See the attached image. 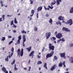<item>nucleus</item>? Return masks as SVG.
I'll use <instances>...</instances> for the list:
<instances>
[{
	"label": "nucleus",
	"instance_id": "nucleus-23",
	"mask_svg": "<svg viewBox=\"0 0 73 73\" xmlns=\"http://www.w3.org/2000/svg\"><path fill=\"white\" fill-rule=\"evenodd\" d=\"M56 24L57 25H58L59 24L60 25H61V22H60V21H58V22H56Z\"/></svg>",
	"mask_w": 73,
	"mask_h": 73
},
{
	"label": "nucleus",
	"instance_id": "nucleus-57",
	"mask_svg": "<svg viewBox=\"0 0 73 73\" xmlns=\"http://www.w3.org/2000/svg\"><path fill=\"white\" fill-rule=\"evenodd\" d=\"M13 54V52H12V53H11V56H12V55Z\"/></svg>",
	"mask_w": 73,
	"mask_h": 73
},
{
	"label": "nucleus",
	"instance_id": "nucleus-35",
	"mask_svg": "<svg viewBox=\"0 0 73 73\" xmlns=\"http://www.w3.org/2000/svg\"><path fill=\"white\" fill-rule=\"evenodd\" d=\"M5 61H8V56H7V58L5 59Z\"/></svg>",
	"mask_w": 73,
	"mask_h": 73
},
{
	"label": "nucleus",
	"instance_id": "nucleus-19",
	"mask_svg": "<svg viewBox=\"0 0 73 73\" xmlns=\"http://www.w3.org/2000/svg\"><path fill=\"white\" fill-rule=\"evenodd\" d=\"M70 12L71 13H73V7H71Z\"/></svg>",
	"mask_w": 73,
	"mask_h": 73
},
{
	"label": "nucleus",
	"instance_id": "nucleus-47",
	"mask_svg": "<svg viewBox=\"0 0 73 73\" xmlns=\"http://www.w3.org/2000/svg\"><path fill=\"white\" fill-rule=\"evenodd\" d=\"M8 37L9 38H12V36H10V35H9L8 36Z\"/></svg>",
	"mask_w": 73,
	"mask_h": 73
},
{
	"label": "nucleus",
	"instance_id": "nucleus-10",
	"mask_svg": "<svg viewBox=\"0 0 73 73\" xmlns=\"http://www.w3.org/2000/svg\"><path fill=\"white\" fill-rule=\"evenodd\" d=\"M17 52L18 54V56H19V57L20 56V49L19 48L17 50Z\"/></svg>",
	"mask_w": 73,
	"mask_h": 73
},
{
	"label": "nucleus",
	"instance_id": "nucleus-1",
	"mask_svg": "<svg viewBox=\"0 0 73 73\" xmlns=\"http://www.w3.org/2000/svg\"><path fill=\"white\" fill-rule=\"evenodd\" d=\"M49 48L50 50H52L50 54H46V60L48 59V58H49V57H51L54 54V46L52 45V44L51 43L49 44Z\"/></svg>",
	"mask_w": 73,
	"mask_h": 73
},
{
	"label": "nucleus",
	"instance_id": "nucleus-33",
	"mask_svg": "<svg viewBox=\"0 0 73 73\" xmlns=\"http://www.w3.org/2000/svg\"><path fill=\"white\" fill-rule=\"evenodd\" d=\"M54 59H55V60H56L58 59V58L56 56H55L54 57Z\"/></svg>",
	"mask_w": 73,
	"mask_h": 73
},
{
	"label": "nucleus",
	"instance_id": "nucleus-25",
	"mask_svg": "<svg viewBox=\"0 0 73 73\" xmlns=\"http://www.w3.org/2000/svg\"><path fill=\"white\" fill-rule=\"evenodd\" d=\"M31 14H33V15H34V14L35 13V10H32L31 11Z\"/></svg>",
	"mask_w": 73,
	"mask_h": 73
},
{
	"label": "nucleus",
	"instance_id": "nucleus-16",
	"mask_svg": "<svg viewBox=\"0 0 73 73\" xmlns=\"http://www.w3.org/2000/svg\"><path fill=\"white\" fill-rule=\"evenodd\" d=\"M44 68H45V69H47V70H48V68H47V67L46 66V63H44Z\"/></svg>",
	"mask_w": 73,
	"mask_h": 73
},
{
	"label": "nucleus",
	"instance_id": "nucleus-8",
	"mask_svg": "<svg viewBox=\"0 0 73 73\" xmlns=\"http://www.w3.org/2000/svg\"><path fill=\"white\" fill-rule=\"evenodd\" d=\"M62 31H64L66 32H70V30H68V29L65 27H63L62 29Z\"/></svg>",
	"mask_w": 73,
	"mask_h": 73
},
{
	"label": "nucleus",
	"instance_id": "nucleus-17",
	"mask_svg": "<svg viewBox=\"0 0 73 73\" xmlns=\"http://www.w3.org/2000/svg\"><path fill=\"white\" fill-rule=\"evenodd\" d=\"M58 65L59 67L62 68V63L61 62H60V63Z\"/></svg>",
	"mask_w": 73,
	"mask_h": 73
},
{
	"label": "nucleus",
	"instance_id": "nucleus-26",
	"mask_svg": "<svg viewBox=\"0 0 73 73\" xmlns=\"http://www.w3.org/2000/svg\"><path fill=\"white\" fill-rule=\"evenodd\" d=\"M5 40V37H2L1 40V41H4V40Z\"/></svg>",
	"mask_w": 73,
	"mask_h": 73
},
{
	"label": "nucleus",
	"instance_id": "nucleus-21",
	"mask_svg": "<svg viewBox=\"0 0 73 73\" xmlns=\"http://www.w3.org/2000/svg\"><path fill=\"white\" fill-rule=\"evenodd\" d=\"M52 22H53V20L52 18H50L49 20V23H50L51 25H52Z\"/></svg>",
	"mask_w": 73,
	"mask_h": 73
},
{
	"label": "nucleus",
	"instance_id": "nucleus-55",
	"mask_svg": "<svg viewBox=\"0 0 73 73\" xmlns=\"http://www.w3.org/2000/svg\"><path fill=\"white\" fill-rule=\"evenodd\" d=\"M65 61L63 62V64L65 65Z\"/></svg>",
	"mask_w": 73,
	"mask_h": 73
},
{
	"label": "nucleus",
	"instance_id": "nucleus-60",
	"mask_svg": "<svg viewBox=\"0 0 73 73\" xmlns=\"http://www.w3.org/2000/svg\"><path fill=\"white\" fill-rule=\"evenodd\" d=\"M24 70H27V69L26 68H24Z\"/></svg>",
	"mask_w": 73,
	"mask_h": 73
},
{
	"label": "nucleus",
	"instance_id": "nucleus-9",
	"mask_svg": "<svg viewBox=\"0 0 73 73\" xmlns=\"http://www.w3.org/2000/svg\"><path fill=\"white\" fill-rule=\"evenodd\" d=\"M57 67V66H56V64H55L52 67L50 68V70H54V69H56V68Z\"/></svg>",
	"mask_w": 73,
	"mask_h": 73
},
{
	"label": "nucleus",
	"instance_id": "nucleus-46",
	"mask_svg": "<svg viewBox=\"0 0 73 73\" xmlns=\"http://www.w3.org/2000/svg\"><path fill=\"white\" fill-rule=\"evenodd\" d=\"M3 21V20H2V18H0V22H1Z\"/></svg>",
	"mask_w": 73,
	"mask_h": 73
},
{
	"label": "nucleus",
	"instance_id": "nucleus-62",
	"mask_svg": "<svg viewBox=\"0 0 73 73\" xmlns=\"http://www.w3.org/2000/svg\"><path fill=\"white\" fill-rule=\"evenodd\" d=\"M3 6H4V4H2L1 5V7H3Z\"/></svg>",
	"mask_w": 73,
	"mask_h": 73
},
{
	"label": "nucleus",
	"instance_id": "nucleus-22",
	"mask_svg": "<svg viewBox=\"0 0 73 73\" xmlns=\"http://www.w3.org/2000/svg\"><path fill=\"white\" fill-rule=\"evenodd\" d=\"M2 70H3V71L4 72H6V70H7L5 68V67H3L2 68Z\"/></svg>",
	"mask_w": 73,
	"mask_h": 73
},
{
	"label": "nucleus",
	"instance_id": "nucleus-27",
	"mask_svg": "<svg viewBox=\"0 0 73 73\" xmlns=\"http://www.w3.org/2000/svg\"><path fill=\"white\" fill-rule=\"evenodd\" d=\"M42 62H41V61H38V62L37 64H38V65H39V64H42Z\"/></svg>",
	"mask_w": 73,
	"mask_h": 73
},
{
	"label": "nucleus",
	"instance_id": "nucleus-13",
	"mask_svg": "<svg viewBox=\"0 0 73 73\" xmlns=\"http://www.w3.org/2000/svg\"><path fill=\"white\" fill-rule=\"evenodd\" d=\"M42 9V7L41 6L38 7L37 9L38 11L39 12V11H41Z\"/></svg>",
	"mask_w": 73,
	"mask_h": 73
},
{
	"label": "nucleus",
	"instance_id": "nucleus-44",
	"mask_svg": "<svg viewBox=\"0 0 73 73\" xmlns=\"http://www.w3.org/2000/svg\"><path fill=\"white\" fill-rule=\"evenodd\" d=\"M44 50H45V48L43 47L42 49V52H43Z\"/></svg>",
	"mask_w": 73,
	"mask_h": 73
},
{
	"label": "nucleus",
	"instance_id": "nucleus-43",
	"mask_svg": "<svg viewBox=\"0 0 73 73\" xmlns=\"http://www.w3.org/2000/svg\"><path fill=\"white\" fill-rule=\"evenodd\" d=\"M29 69L28 70V71H30L31 70H30L31 69V67L30 66H29Z\"/></svg>",
	"mask_w": 73,
	"mask_h": 73
},
{
	"label": "nucleus",
	"instance_id": "nucleus-63",
	"mask_svg": "<svg viewBox=\"0 0 73 73\" xmlns=\"http://www.w3.org/2000/svg\"><path fill=\"white\" fill-rule=\"evenodd\" d=\"M33 14H32V15H30V17H32L33 16Z\"/></svg>",
	"mask_w": 73,
	"mask_h": 73
},
{
	"label": "nucleus",
	"instance_id": "nucleus-18",
	"mask_svg": "<svg viewBox=\"0 0 73 73\" xmlns=\"http://www.w3.org/2000/svg\"><path fill=\"white\" fill-rule=\"evenodd\" d=\"M54 2H52L51 3V7H53L52 5H54V4H55V3H56V1H54Z\"/></svg>",
	"mask_w": 73,
	"mask_h": 73
},
{
	"label": "nucleus",
	"instance_id": "nucleus-30",
	"mask_svg": "<svg viewBox=\"0 0 73 73\" xmlns=\"http://www.w3.org/2000/svg\"><path fill=\"white\" fill-rule=\"evenodd\" d=\"M21 33H25V34H27V32L23 30L22 31Z\"/></svg>",
	"mask_w": 73,
	"mask_h": 73
},
{
	"label": "nucleus",
	"instance_id": "nucleus-49",
	"mask_svg": "<svg viewBox=\"0 0 73 73\" xmlns=\"http://www.w3.org/2000/svg\"><path fill=\"white\" fill-rule=\"evenodd\" d=\"M36 17L37 18H38V13L37 14Z\"/></svg>",
	"mask_w": 73,
	"mask_h": 73
},
{
	"label": "nucleus",
	"instance_id": "nucleus-15",
	"mask_svg": "<svg viewBox=\"0 0 73 73\" xmlns=\"http://www.w3.org/2000/svg\"><path fill=\"white\" fill-rule=\"evenodd\" d=\"M31 48H32V47L30 46L29 48H26V49H27V50H28V52H31Z\"/></svg>",
	"mask_w": 73,
	"mask_h": 73
},
{
	"label": "nucleus",
	"instance_id": "nucleus-48",
	"mask_svg": "<svg viewBox=\"0 0 73 73\" xmlns=\"http://www.w3.org/2000/svg\"><path fill=\"white\" fill-rule=\"evenodd\" d=\"M18 69L17 68H16V67H15V70H17Z\"/></svg>",
	"mask_w": 73,
	"mask_h": 73
},
{
	"label": "nucleus",
	"instance_id": "nucleus-7",
	"mask_svg": "<svg viewBox=\"0 0 73 73\" xmlns=\"http://www.w3.org/2000/svg\"><path fill=\"white\" fill-rule=\"evenodd\" d=\"M67 23L68 24H69L70 26L72 25L73 24V21H72V20L71 19H70L69 21H67Z\"/></svg>",
	"mask_w": 73,
	"mask_h": 73
},
{
	"label": "nucleus",
	"instance_id": "nucleus-4",
	"mask_svg": "<svg viewBox=\"0 0 73 73\" xmlns=\"http://www.w3.org/2000/svg\"><path fill=\"white\" fill-rule=\"evenodd\" d=\"M45 35L46 39H48L50 36H51V33L47 32L46 33Z\"/></svg>",
	"mask_w": 73,
	"mask_h": 73
},
{
	"label": "nucleus",
	"instance_id": "nucleus-2",
	"mask_svg": "<svg viewBox=\"0 0 73 73\" xmlns=\"http://www.w3.org/2000/svg\"><path fill=\"white\" fill-rule=\"evenodd\" d=\"M55 35H56V37L57 38H61V37H62L63 36L61 33H58L57 35V32L56 31L55 32Z\"/></svg>",
	"mask_w": 73,
	"mask_h": 73
},
{
	"label": "nucleus",
	"instance_id": "nucleus-41",
	"mask_svg": "<svg viewBox=\"0 0 73 73\" xmlns=\"http://www.w3.org/2000/svg\"><path fill=\"white\" fill-rule=\"evenodd\" d=\"M70 46L72 47L73 46V44H70Z\"/></svg>",
	"mask_w": 73,
	"mask_h": 73
},
{
	"label": "nucleus",
	"instance_id": "nucleus-28",
	"mask_svg": "<svg viewBox=\"0 0 73 73\" xmlns=\"http://www.w3.org/2000/svg\"><path fill=\"white\" fill-rule=\"evenodd\" d=\"M17 44H19L20 43V40L18 39L17 42Z\"/></svg>",
	"mask_w": 73,
	"mask_h": 73
},
{
	"label": "nucleus",
	"instance_id": "nucleus-24",
	"mask_svg": "<svg viewBox=\"0 0 73 73\" xmlns=\"http://www.w3.org/2000/svg\"><path fill=\"white\" fill-rule=\"evenodd\" d=\"M14 23L15 24H17L18 23L17 21L16 18H15L14 19Z\"/></svg>",
	"mask_w": 73,
	"mask_h": 73
},
{
	"label": "nucleus",
	"instance_id": "nucleus-40",
	"mask_svg": "<svg viewBox=\"0 0 73 73\" xmlns=\"http://www.w3.org/2000/svg\"><path fill=\"white\" fill-rule=\"evenodd\" d=\"M12 42H13V41L11 40V41L9 43V45H11V44H12Z\"/></svg>",
	"mask_w": 73,
	"mask_h": 73
},
{
	"label": "nucleus",
	"instance_id": "nucleus-34",
	"mask_svg": "<svg viewBox=\"0 0 73 73\" xmlns=\"http://www.w3.org/2000/svg\"><path fill=\"white\" fill-rule=\"evenodd\" d=\"M34 31L35 32H36V31H37V28L36 27H35L34 28Z\"/></svg>",
	"mask_w": 73,
	"mask_h": 73
},
{
	"label": "nucleus",
	"instance_id": "nucleus-20",
	"mask_svg": "<svg viewBox=\"0 0 73 73\" xmlns=\"http://www.w3.org/2000/svg\"><path fill=\"white\" fill-rule=\"evenodd\" d=\"M34 51H32V52H31L29 54V56L30 57H31V56H32V55H33V54H34Z\"/></svg>",
	"mask_w": 73,
	"mask_h": 73
},
{
	"label": "nucleus",
	"instance_id": "nucleus-12",
	"mask_svg": "<svg viewBox=\"0 0 73 73\" xmlns=\"http://www.w3.org/2000/svg\"><path fill=\"white\" fill-rule=\"evenodd\" d=\"M23 49L22 48L21 50V53H20V55L21 57H22V56H23Z\"/></svg>",
	"mask_w": 73,
	"mask_h": 73
},
{
	"label": "nucleus",
	"instance_id": "nucleus-31",
	"mask_svg": "<svg viewBox=\"0 0 73 73\" xmlns=\"http://www.w3.org/2000/svg\"><path fill=\"white\" fill-rule=\"evenodd\" d=\"M15 63V60L14 59L13 62H11V64L12 65H13Z\"/></svg>",
	"mask_w": 73,
	"mask_h": 73
},
{
	"label": "nucleus",
	"instance_id": "nucleus-42",
	"mask_svg": "<svg viewBox=\"0 0 73 73\" xmlns=\"http://www.w3.org/2000/svg\"><path fill=\"white\" fill-rule=\"evenodd\" d=\"M52 39H53L54 40H56V37H52Z\"/></svg>",
	"mask_w": 73,
	"mask_h": 73
},
{
	"label": "nucleus",
	"instance_id": "nucleus-37",
	"mask_svg": "<svg viewBox=\"0 0 73 73\" xmlns=\"http://www.w3.org/2000/svg\"><path fill=\"white\" fill-rule=\"evenodd\" d=\"M5 15H3L2 16V17H3V20H4V19H5Z\"/></svg>",
	"mask_w": 73,
	"mask_h": 73
},
{
	"label": "nucleus",
	"instance_id": "nucleus-56",
	"mask_svg": "<svg viewBox=\"0 0 73 73\" xmlns=\"http://www.w3.org/2000/svg\"><path fill=\"white\" fill-rule=\"evenodd\" d=\"M5 48V47H3V48H2V50H4V49Z\"/></svg>",
	"mask_w": 73,
	"mask_h": 73
},
{
	"label": "nucleus",
	"instance_id": "nucleus-50",
	"mask_svg": "<svg viewBox=\"0 0 73 73\" xmlns=\"http://www.w3.org/2000/svg\"><path fill=\"white\" fill-rule=\"evenodd\" d=\"M62 41L63 42H64V41H65V40L64 39V38H62Z\"/></svg>",
	"mask_w": 73,
	"mask_h": 73
},
{
	"label": "nucleus",
	"instance_id": "nucleus-54",
	"mask_svg": "<svg viewBox=\"0 0 73 73\" xmlns=\"http://www.w3.org/2000/svg\"><path fill=\"white\" fill-rule=\"evenodd\" d=\"M3 1H1L0 2L1 4H3Z\"/></svg>",
	"mask_w": 73,
	"mask_h": 73
},
{
	"label": "nucleus",
	"instance_id": "nucleus-61",
	"mask_svg": "<svg viewBox=\"0 0 73 73\" xmlns=\"http://www.w3.org/2000/svg\"><path fill=\"white\" fill-rule=\"evenodd\" d=\"M13 32L14 33H16V31L15 30H14L13 31Z\"/></svg>",
	"mask_w": 73,
	"mask_h": 73
},
{
	"label": "nucleus",
	"instance_id": "nucleus-14",
	"mask_svg": "<svg viewBox=\"0 0 73 73\" xmlns=\"http://www.w3.org/2000/svg\"><path fill=\"white\" fill-rule=\"evenodd\" d=\"M69 61L71 62V63H73V57H71V58L69 59Z\"/></svg>",
	"mask_w": 73,
	"mask_h": 73
},
{
	"label": "nucleus",
	"instance_id": "nucleus-52",
	"mask_svg": "<svg viewBox=\"0 0 73 73\" xmlns=\"http://www.w3.org/2000/svg\"><path fill=\"white\" fill-rule=\"evenodd\" d=\"M37 57L38 58H40V56L38 55H37Z\"/></svg>",
	"mask_w": 73,
	"mask_h": 73
},
{
	"label": "nucleus",
	"instance_id": "nucleus-36",
	"mask_svg": "<svg viewBox=\"0 0 73 73\" xmlns=\"http://www.w3.org/2000/svg\"><path fill=\"white\" fill-rule=\"evenodd\" d=\"M30 4H33V2L32 0H30Z\"/></svg>",
	"mask_w": 73,
	"mask_h": 73
},
{
	"label": "nucleus",
	"instance_id": "nucleus-32",
	"mask_svg": "<svg viewBox=\"0 0 73 73\" xmlns=\"http://www.w3.org/2000/svg\"><path fill=\"white\" fill-rule=\"evenodd\" d=\"M10 24L11 25H13V20L11 22Z\"/></svg>",
	"mask_w": 73,
	"mask_h": 73
},
{
	"label": "nucleus",
	"instance_id": "nucleus-59",
	"mask_svg": "<svg viewBox=\"0 0 73 73\" xmlns=\"http://www.w3.org/2000/svg\"><path fill=\"white\" fill-rule=\"evenodd\" d=\"M30 62H31V60H29V61L28 62V64H30Z\"/></svg>",
	"mask_w": 73,
	"mask_h": 73
},
{
	"label": "nucleus",
	"instance_id": "nucleus-6",
	"mask_svg": "<svg viewBox=\"0 0 73 73\" xmlns=\"http://www.w3.org/2000/svg\"><path fill=\"white\" fill-rule=\"evenodd\" d=\"M60 57H63L64 58H66V56H65V53L64 52L63 53H61L60 54Z\"/></svg>",
	"mask_w": 73,
	"mask_h": 73
},
{
	"label": "nucleus",
	"instance_id": "nucleus-51",
	"mask_svg": "<svg viewBox=\"0 0 73 73\" xmlns=\"http://www.w3.org/2000/svg\"><path fill=\"white\" fill-rule=\"evenodd\" d=\"M46 17H49V15L48 14H46Z\"/></svg>",
	"mask_w": 73,
	"mask_h": 73
},
{
	"label": "nucleus",
	"instance_id": "nucleus-39",
	"mask_svg": "<svg viewBox=\"0 0 73 73\" xmlns=\"http://www.w3.org/2000/svg\"><path fill=\"white\" fill-rule=\"evenodd\" d=\"M48 7L49 8H50V9H53V7H51L50 6L48 5Z\"/></svg>",
	"mask_w": 73,
	"mask_h": 73
},
{
	"label": "nucleus",
	"instance_id": "nucleus-11",
	"mask_svg": "<svg viewBox=\"0 0 73 73\" xmlns=\"http://www.w3.org/2000/svg\"><path fill=\"white\" fill-rule=\"evenodd\" d=\"M61 0H56V2L57 5H58L60 4V2H61Z\"/></svg>",
	"mask_w": 73,
	"mask_h": 73
},
{
	"label": "nucleus",
	"instance_id": "nucleus-3",
	"mask_svg": "<svg viewBox=\"0 0 73 73\" xmlns=\"http://www.w3.org/2000/svg\"><path fill=\"white\" fill-rule=\"evenodd\" d=\"M23 46H25V44H24V42L26 41V37L25 35H23Z\"/></svg>",
	"mask_w": 73,
	"mask_h": 73
},
{
	"label": "nucleus",
	"instance_id": "nucleus-5",
	"mask_svg": "<svg viewBox=\"0 0 73 73\" xmlns=\"http://www.w3.org/2000/svg\"><path fill=\"white\" fill-rule=\"evenodd\" d=\"M58 19L59 20H62L63 21L62 22V23H65V21H64V17H62V16H60L58 17Z\"/></svg>",
	"mask_w": 73,
	"mask_h": 73
},
{
	"label": "nucleus",
	"instance_id": "nucleus-45",
	"mask_svg": "<svg viewBox=\"0 0 73 73\" xmlns=\"http://www.w3.org/2000/svg\"><path fill=\"white\" fill-rule=\"evenodd\" d=\"M13 27L14 28H16V27H17V26L15 25H14V24H13Z\"/></svg>",
	"mask_w": 73,
	"mask_h": 73
},
{
	"label": "nucleus",
	"instance_id": "nucleus-64",
	"mask_svg": "<svg viewBox=\"0 0 73 73\" xmlns=\"http://www.w3.org/2000/svg\"><path fill=\"white\" fill-rule=\"evenodd\" d=\"M15 40V38H12V40Z\"/></svg>",
	"mask_w": 73,
	"mask_h": 73
},
{
	"label": "nucleus",
	"instance_id": "nucleus-58",
	"mask_svg": "<svg viewBox=\"0 0 73 73\" xmlns=\"http://www.w3.org/2000/svg\"><path fill=\"white\" fill-rule=\"evenodd\" d=\"M9 58H11V55L10 54L9 55Z\"/></svg>",
	"mask_w": 73,
	"mask_h": 73
},
{
	"label": "nucleus",
	"instance_id": "nucleus-29",
	"mask_svg": "<svg viewBox=\"0 0 73 73\" xmlns=\"http://www.w3.org/2000/svg\"><path fill=\"white\" fill-rule=\"evenodd\" d=\"M18 40H21V35H20L18 36Z\"/></svg>",
	"mask_w": 73,
	"mask_h": 73
},
{
	"label": "nucleus",
	"instance_id": "nucleus-38",
	"mask_svg": "<svg viewBox=\"0 0 73 73\" xmlns=\"http://www.w3.org/2000/svg\"><path fill=\"white\" fill-rule=\"evenodd\" d=\"M11 51L12 52H13V51H14V48H13V47L11 49Z\"/></svg>",
	"mask_w": 73,
	"mask_h": 73
},
{
	"label": "nucleus",
	"instance_id": "nucleus-53",
	"mask_svg": "<svg viewBox=\"0 0 73 73\" xmlns=\"http://www.w3.org/2000/svg\"><path fill=\"white\" fill-rule=\"evenodd\" d=\"M45 10H50L49 8H46V9Z\"/></svg>",
	"mask_w": 73,
	"mask_h": 73
}]
</instances>
